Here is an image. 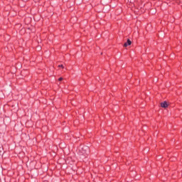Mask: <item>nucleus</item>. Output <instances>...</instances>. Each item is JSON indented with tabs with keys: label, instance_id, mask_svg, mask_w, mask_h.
Returning a JSON list of instances; mask_svg holds the SVG:
<instances>
[{
	"label": "nucleus",
	"instance_id": "f257e3e1",
	"mask_svg": "<svg viewBox=\"0 0 182 182\" xmlns=\"http://www.w3.org/2000/svg\"><path fill=\"white\" fill-rule=\"evenodd\" d=\"M82 154H86L87 153H89V148L87 146H85L84 148H82Z\"/></svg>",
	"mask_w": 182,
	"mask_h": 182
},
{
	"label": "nucleus",
	"instance_id": "f03ea898",
	"mask_svg": "<svg viewBox=\"0 0 182 182\" xmlns=\"http://www.w3.org/2000/svg\"><path fill=\"white\" fill-rule=\"evenodd\" d=\"M161 107H164V109H166V108L168 107V104L167 103V102H161Z\"/></svg>",
	"mask_w": 182,
	"mask_h": 182
},
{
	"label": "nucleus",
	"instance_id": "7ed1b4c3",
	"mask_svg": "<svg viewBox=\"0 0 182 182\" xmlns=\"http://www.w3.org/2000/svg\"><path fill=\"white\" fill-rule=\"evenodd\" d=\"M130 45H132V41H130V39L127 40V42H126L124 44V48H127V46H130Z\"/></svg>",
	"mask_w": 182,
	"mask_h": 182
},
{
	"label": "nucleus",
	"instance_id": "20e7f679",
	"mask_svg": "<svg viewBox=\"0 0 182 182\" xmlns=\"http://www.w3.org/2000/svg\"><path fill=\"white\" fill-rule=\"evenodd\" d=\"M58 68H62L63 69L65 67L63 66V65H58Z\"/></svg>",
	"mask_w": 182,
	"mask_h": 182
},
{
	"label": "nucleus",
	"instance_id": "39448f33",
	"mask_svg": "<svg viewBox=\"0 0 182 182\" xmlns=\"http://www.w3.org/2000/svg\"><path fill=\"white\" fill-rule=\"evenodd\" d=\"M58 80H59V82H62V80H63V77H60V78L58 79Z\"/></svg>",
	"mask_w": 182,
	"mask_h": 182
}]
</instances>
